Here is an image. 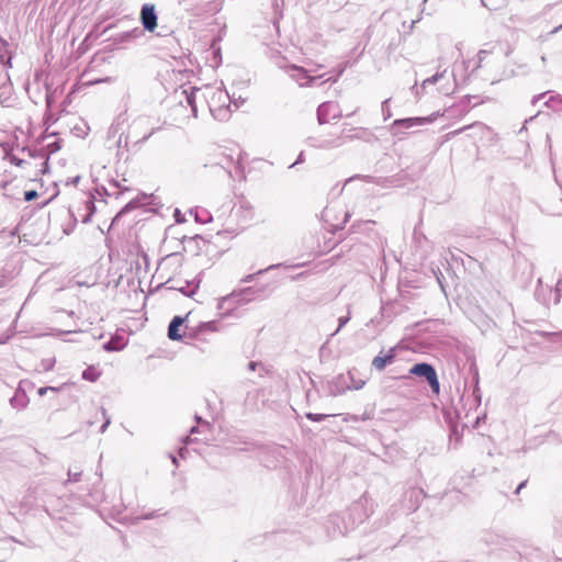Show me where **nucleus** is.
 <instances>
[{"mask_svg": "<svg viewBox=\"0 0 562 562\" xmlns=\"http://www.w3.org/2000/svg\"><path fill=\"white\" fill-rule=\"evenodd\" d=\"M209 110L213 117L217 121H227L232 114V105L235 110L239 109V104L232 100V95L225 89L220 87H205L202 93Z\"/></svg>", "mask_w": 562, "mask_h": 562, "instance_id": "f257e3e1", "label": "nucleus"}, {"mask_svg": "<svg viewBox=\"0 0 562 562\" xmlns=\"http://www.w3.org/2000/svg\"><path fill=\"white\" fill-rule=\"evenodd\" d=\"M432 121V116L397 119L393 121V123L391 124L390 133L393 136L397 137L398 139H403L404 136L406 135L404 130L419 127L425 124L431 123Z\"/></svg>", "mask_w": 562, "mask_h": 562, "instance_id": "f03ea898", "label": "nucleus"}, {"mask_svg": "<svg viewBox=\"0 0 562 562\" xmlns=\"http://www.w3.org/2000/svg\"><path fill=\"white\" fill-rule=\"evenodd\" d=\"M409 373L417 376H424L429 383L432 392L437 395L439 394L440 384L438 381L436 370L434 369L432 366L428 363H417L411 368Z\"/></svg>", "mask_w": 562, "mask_h": 562, "instance_id": "7ed1b4c3", "label": "nucleus"}, {"mask_svg": "<svg viewBox=\"0 0 562 562\" xmlns=\"http://www.w3.org/2000/svg\"><path fill=\"white\" fill-rule=\"evenodd\" d=\"M289 76L296 81L301 87L312 86L318 78H324L325 75L311 76L308 70L303 67L291 65L288 67Z\"/></svg>", "mask_w": 562, "mask_h": 562, "instance_id": "20e7f679", "label": "nucleus"}, {"mask_svg": "<svg viewBox=\"0 0 562 562\" xmlns=\"http://www.w3.org/2000/svg\"><path fill=\"white\" fill-rule=\"evenodd\" d=\"M341 117V111L339 105L335 102L327 101L323 102L317 108V120L319 124L328 123L331 119Z\"/></svg>", "mask_w": 562, "mask_h": 562, "instance_id": "39448f33", "label": "nucleus"}, {"mask_svg": "<svg viewBox=\"0 0 562 562\" xmlns=\"http://www.w3.org/2000/svg\"><path fill=\"white\" fill-rule=\"evenodd\" d=\"M204 88L189 87L182 89L179 93V102L182 104L183 100L191 108L194 117L198 116L196 100L202 98Z\"/></svg>", "mask_w": 562, "mask_h": 562, "instance_id": "423d86ee", "label": "nucleus"}, {"mask_svg": "<svg viewBox=\"0 0 562 562\" xmlns=\"http://www.w3.org/2000/svg\"><path fill=\"white\" fill-rule=\"evenodd\" d=\"M13 99V87L8 72L0 74V103L10 106Z\"/></svg>", "mask_w": 562, "mask_h": 562, "instance_id": "0eeeda50", "label": "nucleus"}, {"mask_svg": "<svg viewBox=\"0 0 562 562\" xmlns=\"http://www.w3.org/2000/svg\"><path fill=\"white\" fill-rule=\"evenodd\" d=\"M140 20L145 30L153 32L157 27V14L153 4H144L140 11Z\"/></svg>", "mask_w": 562, "mask_h": 562, "instance_id": "6e6552de", "label": "nucleus"}, {"mask_svg": "<svg viewBox=\"0 0 562 562\" xmlns=\"http://www.w3.org/2000/svg\"><path fill=\"white\" fill-rule=\"evenodd\" d=\"M325 214L327 216L324 217L323 221L327 225V229L330 232L342 228L349 217L348 213H325Z\"/></svg>", "mask_w": 562, "mask_h": 562, "instance_id": "1a4fd4ad", "label": "nucleus"}, {"mask_svg": "<svg viewBox=\"0 0 562 562\" xmlns=\"http://www.w3.org/2000/svg\"><path fill=\"white\" fill-rule=\"evenodd\" d=\"M149 204H153V195H143L140 198H136L131 200L124 207H122L120 211H134L138 207H145Z\"/></svg>", "mask_w": 562, "mask_h": 562, "instance_id": "9d476101", "label": "nucleus"}, {"mask_svg": "<svg viewBox=\"0 0 562 562\" xmlns=\"http://www.w3.org/2000/svg\"><path fill=\"white\" fill-rule=\"evenodd\" d=\"M183 323H184L183 317H180V316L173 317V319L171 321V323L169 324V327H168V337L171 340L182 339L183 335L180 334L179 330H180V327L183 325Z\"/></svg>", "mask_w": 562, "mask_h": 562, "instance_id": "9b49d317", "label": "nucleus"}, {"mask_svg": "<svg viewBox=\"0 0 562 562\" xmlns=\"http://www.w3.org/2000/svg\"><path fill=\"white\" fill-rule=\"evenodd\" d=\"M394 357H395L394 350L390 349L386 355L374 357L372 360V366L376 370L382 371L387 364L393 362Z\"/></svg>", "mask_w": 562, "mask_h": 562, "instance_id": "f8f14e48", "label": "nucleus"}, {"mask_svg": "<svg viewBox=\"0 0 562 562\" xmlns=\"http://www.w3.org/2000/svg\"><path fill=\"white\" fill-rule=\"evenodd\" d=\"M179 4L186 10L196 13L201 5L207 0H178Z\"/></svg>", "mask_w": 562, "mask_h": 562, "instance_id": "ddd939ff", "label": "nucleus"}, {"mask_svg": "<svg viewBox=\"0 0 562 562\" xmlns=\"http://www.w3.org/2000/svg\"><path fill=\"white\" fill-rule=\"evenodd\" d=\"M311 146L316 147V148L326 149V148L338 147V146H340V143L338 139H324V140L316 142V139L312 138Z\"/></svg>", "mask_w": 562, "mask_h": 562, "instance_id": "4468645a", "label": "nucleus"}, {"mask_svg": "<svg viewBox=\"0 0 562 562\" xmlns=\"http://www.w3.org/2000/svg\"><path fill=\"white\" fill-rule=\"evenodd\" d=\"M493 55L492 49H481L477 53V63L475 66V69L483 68L485 65H487V57Z\"/></svg>", "mask_w": 562, "mask_h": 562, "instance_id": "2eb2a0df", "label": "nucleus"}, {"mask_svg": "<svg viewBox=\"0 0 562 562\" xmlns=\"http://www.w3.org/2000/svg\"><path fill=\"white\" fill-rule=\"evenodd\" d=\"M445 76H446V70L442 72H437L434 76L425 79L423 81L422 86H423V88H426L427 86L435 85V83L439 82L441 79H443Z\"/></svg>", "mask_w": 562, "mask_h": 562, "instance_id": "dca6fc26", "label": "nucleus"}, {"mask_svg": "<svg viewBox=\"0 0 562 562\" xmlns=\"http://www.w3.org/2000/svg\"><path fill=\"white\" fill-rule=\"evenodd\" d=\"M191 217L195 220V222H200L203 224L210 223L212 221L211 213H188Z\"/></svg>", "mask_w": 562, "mask_h": 562, "instance_id": "f3484780", "label": "nucleus"}, {"mask_svg": "<svg viewBox=\"0 0 562 562\" xmlns=\"http://www.w3.org/2000/svg\"><path fill=\"white\" fill-rule=\"evenodd\" d=\"M390 99H386L382 102V105H381V109H382V113H383V116H384V121H387L389 119L392 117V112H391V109H390Z\"/></svg>", "mask_w": 562, "mask_h": 562, "instance_id": "a211bd4d", "label": "nucleus"}, {"mask_svg": "<svg viewBox=\"0 0 562 562\" xmlns=\"http://www.w3.org/2000/svg\"><path fill=\"white\" fill-rule=\"evenodd\" d=\"M37 196V192L35 190H30L24 192V201H32Z\"/></svg>", "mask_w": 562, "mask_h": 562, "instance_id": "6ab92c4d", "label": "nucleus"}, {"mask_svg": "<svg viewBox=\"0 0 562 562\" xmlns=\"http://www.w3.org/2000/svg\"><path fill=\"white\" fill-rule=\"evenodd\" d=\"M58 389L57 387H54V386H44V387H40L38 391H37V394L40 396H44L48 391H57Z\"/></svg>", "mask_w": 562, "mask_h": 562, "instance_id": "aec40b11", "label": "nucleus"}, {"mask_svg": "<svg viewBox=\"0 0 562 562\" xmlns=\"http://www.w3.org/2000/svg\"><path fill=\"white\" fill-rule=\"evenodd\" d=\"M306 417L313 422H319L324 418V415L308 413Z\"/></svg>", "mask_w": 562, "mask_h": 562, "instance_id": "412c9836", "label": "nucleus"}, {"mask_svg": "<svg viewBox=\"0 0 562 562\" xmlns=\"http://www.w3.org/2000/svg\"><path fill=\"white\" fill-rule=\"evenodd\" d=\"M303 161H304V153H303V151H301V153L299 154V156H297L296 160H295L292 165H290V167H289V168H293L295 165L302 164Z\"/></svg>", "mask_w": 562, "mask_h": 562, "instance_id": "4be33fe9", "label": "nucleus"}, {"mask_svg": "<svg viewBox=\"0 0 562 562\" xmlns=\"http://www.w3.org/2000/svg\"><path fill=\"white\" fill-rule=\"evenodd\" d=\"M0 61L4 66H11V57L10 56L5 59L4 54H0Z\"/></svg>", "mask_w": 562, "mask_h": 562, "instance_id": "5701e85b", "label": "nucleus"}, {"mask_svg": "<svg viewBox=\"0 0 562 562\" xmlns=\"http://www.w3.org/2000/svg\"><path fill=\"white\" fill-rule=\"evenodd\" d=\"M175 216H176L177 222H184V221H187L186 217H184L186 213L177 212V213H175Z\"/></svg>", "mask_w": 562, "mask_h": 562, "instance_id": "b1692460", "label": "nucleus"}, {"mask_svg": "<svg viewBox=\"0 0 562 562\" xmlns=\"http://www.w3.org/2000/svg\"><path fill=\"white\" fill-rule=\"evenodd\" d=\"M454 90V87H441L440 88V91L443 93V94H449L451 92H453Z\"/></svg>", "mask_w": 562, "mask_h": 562, "instance_id": "393cba45", "label": "nucleus"}, {"mask_svg": "<svg viewBox=\"0 0 562 562\" xmlns=\"http://www.w3.org/2000/svg\"><path fill=\"white\" fill-rule=\"evenodd\" d=\"M111 81H112L111 77H105V78H102V79H97L92 83L111 82Z\"/></svg>", "mask_w": 562, "mask_h": 562, "instance_id": "a878e982", "label": "nucleus"}, {"mask_svg": "<svg viewBox=\"0 0 562 562\" xmlns=\"http://www.w3.org/2000/svg\"><path fill=\"white\" fill-rule=\"evenodd\" d=\"M232 100L236 101V103H238L239 106L243 105L245 102V99H243L241 97L235 98V95H232Z\"/></svg>", "mask_w": 562, "mask_h": 562, "instance_id": "bb28decb", "label": "nucleus"}, {"mask_svg": "<svg viewBox=\"0 0 562 562\" xmlns=\"http://www.w3.org/2000/svg\"><path fill=\"white\" fill-rule=\"evenodd\" d=\"M359 179H361V178L358 176L349 178L348 180H346L345 187L349 186L351 182H353L355 180H359Z\"/></svg>", "mask_w": 562, "mask_h": 562, "instance_id": "cd10ccee", "label": "nucleus"}, {"mask_svg": "<svg viewBox=\"0 0 562 562\" xmlns=\"http://www.w3.org/2000/svg\"><path fill=\"white\" fill-rule=\"evenodd\" d=\"M340 75H341V71H340V72L338 74V76H337V77H335V78H333V77H328V78H326V79L324 80V82L331 81V82H334V83H335V82H337L338 77H339Z\"/></svg>", "mask_w": 562, "mask_h": 562, "instance_id": "c85d7f7f", "label": "nucleus"}, {"mask_svg": "<svg viewBox=\"0 0 562 562\" xmlns=\"http://www.w3.org/2000/svg\"><path fill=\"white\" fill-rule=\"evenodd\" d=\"M52 102H53V99H52L50 94L47 93L46 94V103H47V105L50 106Z\"/></svg>", "mask_w": 562, "mask_h": 562, "instance_id": "c756f323", "label": "nucleus"}, {"mask_svg": "<svg viewBox=\"0 0 562 562\" xmlns=\"http://www.w3.org/2000/svg\"><path fill=\"white\" fill-rule=\"evenodd\" d=\"M154 133H155V128H153V130L150 131V133H149V134L145 135V136L142 138V140H147V139H148V138H149Z\"/></svg>", "mask_w": 562, "mask_h": 562, "instance_id": "7c9ffc66", "label": "nucleus"}, {"mask_svg": "<svg viewBox=\"0 0 562 562\" xmlns=\"http://www.w3.org/2000/svg\"><path fill=\"white\" fill-rule=\"evenodd\" d=\"M427 3H428V0H423V2H422V5H423V8H422V12H425V11H426V9H427V8H426V5H427Z\"/></svg>", "mask_w": 562, "mask_h": 562, "instance_id": "2f4dec72", "label": "nucleus"}, {"mask_svg": "<svg viewBox=\"0 0 562 562\" xmlns=\"http://www.w3.org/2000/svg\"><path fill=\"white\" fill-rule=\"evenodd\" d=\"M561 29H562V23L559 26L554 27L551 33H557Z\"/></svg>", "mask_w": 562, "mask_h": 562, "instance_id": "473e14b6", "label": "nucleus"}, {"mask_svg": "<svg viewBox=\"0 0 562 562\" xmlns=\"http://www.w3.org/2000/svg\"><path fill=\"white\" fill-rule=\"evenodd\" d=\"M83 378H85V379H89L88 371H85V372H83ZM90 380H92V379L90 378Z\"/></svg>", "mask_w": 562, "mask_h": 562, "instance_id": "72a5a7b5", "label": "nucleus"}, {"mask_svg": "<svg viewBox=\"0 0 562 562\" xmlns=\"http://www.w3.org/2000/svg\"><path fill=\"white\" fill-rule=\"evenodd\" d=\"M525 485V483H521L519 484L518 488H517V493L520 491V488Z\"/></svg>", "mask_w": 562, "mask_h": 562, "instance_id": "f704fd0d", "label": "nucleus"}, {"mask_svg": "<svg viewBox=\"0 0 562 562\" xmlns=\"http://www.w3.org/2000/svg\"><path fill=\"white\" fill-rule=\"evenodd\" d=\"M145 211L154 212V211H157V210H156V209H154V207H149V209H146Z\"/></svg>", "mask_w": 562, "mask_h": 562, "instance_id": "c9c22d12", "label": "nucleus"}, {"mask_svg": "<svg viewBox=\"0 0 562 562\" xmlns=\"http://www.w3.org/2000/svg\"><path fill=\"white\" fill-rule=\"evenodd\" d=\"M77 283H78V285H87V286H89V284H88V283H81V282H79V281H78Z\"/></svg>", "mask_w": 562, "mask_h": 562, "instance_id": "e433bc0d", "label": "nucleus"}, {"mask_svg": "<svg viewBox=\"0 0 562 562\" xmlns=\"http://www.w3.org/2000/svg\"><path fill=\"white\" fill-rule=\"evenodd\" d=\"M464 130H467V126H463V127L459 128V132H462Z\"/></svg>", "mask_w": 562, "mask_h": 562, "instance_id": "4c0bfd02", "label": "nucleus"}, {"mask_svg": "<svg viewBox=\"0 0 562 562\" xmlns=\"http://www.w3.org/2000/svg\"><path fill=\"white\" fill-rule=\"evenodd\" d=\"M464 130H467V126H463V127L459 128V132H462Z\"/></svg>", "mask_w": 562, "mask_h": 562, "instance_id": "58836bf2", "label": "nucleus"}, {"mask_svg": "<svg viewBox=\"0 0 562 562\" xmlns=\"http://www.w3.org/2000/svg\"><path fill=\"white\" fill-rule=\"evenodd\" d=\"M464 130H467V126H463V127L459 128V132H462Z\"/></svg>", "mask_w": 562, "mask_h": 562, "instance_id": "ea45409f", "label": "nucleus"}]
</instances>
